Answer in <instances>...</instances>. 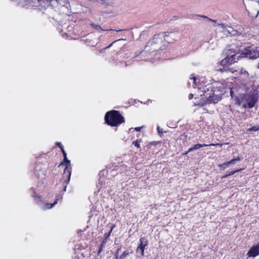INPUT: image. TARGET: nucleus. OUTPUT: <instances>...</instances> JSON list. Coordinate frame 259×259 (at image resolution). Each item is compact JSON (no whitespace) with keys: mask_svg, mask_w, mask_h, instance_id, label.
Instances as JSON below:
<instances>
[{"mask_svg":"<svg viewBox=\"0 0 259 259\" xmlns=\"http://www.w3.org/2000/svg\"><path fill=\"white\" fill-rule=\"evenodd\" d=\"M241 91V90H237V88H232L230 89V96L232 98L235 97L236 94H238L240 96H243V97H240L241 98L240 99L239 98L236 97L238 104L239 105H241L244 101H245L247 103V106L244 104L243 105L244 107L245 108L247 107L249 108H252L257 101V99L255 96L251 94H245V92H244L243 94H239V93Z\"/></svg>","mask_w":259,"mask_h":259,"instance_id":"1","label":"nucleus"},{"mask_svg":"<svg viewBox=\"0 0 259 259\" xmlns=\"http://www.w3.org/2000/svg\"><path fill=\"white\" fill-rule=\"evenodd\" d=\"M106 123L112 126H116L123 123V117L118 111L112 110L108 112L105 116Z\"/></svg>","mask_w":259,"mask_h":259,"instance_id":"2","label":"nucleus"},{"mask_svg":"<svg viewBox=\"0 0 259 259\" xmlns=\"http://www.w3.org/2000/svg\"><path fill=\"white\" fill-rule=\"evenodd\" d=\"M233 49L231 48L229 50V52L227 53V56L223 59L220 62L221 65H222L223 68H220V70L221 71H227V68L229 67L230 65H231L235 62H237L239 60V58L241 57V54L238 53V50H235V51H232Z\"/></svg>","mask_w":259,"mask_h":259,"instance_id":"3","label":"nucleus"},{"mask_svg":"<svg viewBox=\"0 0 259 259\" xmlns=\"http://www.w3.org/2000/svg\"><path fill=\"white\" fill-rule=\"evenodd\" d=\"M229 71L232 73H235V74H237V73L238 72L239 73V78L240 79H241L242 84L243 85V87L242 88L236 87V88H237V90H241V91L239 93V94H243L244 92H246L248 90L247 84L248 82L250 80L249 75L248 72L242 68L239 69L238 70L236 69L234 70L232 68H229Z\"/></svg>","mask_w":259,"mask_h":259,"instance_id":"4","label":"nucleus"},{"mask_svg":"<svg viewBox=\"0 0 259 259\" xmlns=\"http://www.w3.org/2000/svg\"><path fill=\"white\" fill-rule=\"evenodd\" d=\"M172 35V33H170L168 35H165L164 36H161V37H160L159 35H154L153 38L148 42L145 49H146V51L153 50L152 51H154L156 50L159 47V44L161 43L162 37H163L164 40L168 43L172 42V40L169 39L170 36Z\"/></svg>","mask_w":259,"mask_h":259,"instance_id":"5","label":"nucleus"},{"mask_svg":"<svg viewBox=\"0 0 259 259\" xmlns=\"http://www.w3.org/2000/svg\"><path fill=\"white\" fill-rule=\"evenodd\" d=\"M62 152L63 154L64 162H63L61 163V164H63L64 163H66V167L64 170L63 177L64 178L65 177L66 178L67 180H65V182L68 183L69 181H70V178L71 176V166H70V161L68 160L67 158V154H66L65 151L64 150H63L62 151Z\"/></svg>","mask_w":259,"mask_h":259,"instance_id":"6","label":"nucleus"},{"mask_svg":"<svg viewBox=\"0 0 259 259\" xmlns=\"http://www.w3.org/2000/svg\"><path fill=\"white\" fill-rule=\"evenodd\" d=\"M218 25L223 29V31L224 33L226 35H231V36H235L237 35H240L241 33H239L237 30H235L232 27L228 25H225L223 24H218Z\"/></svg>","mask_w":259,"mask_h":259,"instance_id":"7","label":"nucleus"},{"mask_svg":"<svg viewBox=\"0 0 259 259\" xmlns=\"http://www.w3.org/2000/svg\"><path fill=\"white\" fill-rule=\"evenodd\" d=\"M225 87L226 85L222 82H215L213 83L211 86H209L208 88H207V90L208 91L209 89L211 88V91L215 94H217L218 92L223 93Z\"/></svg>","mask_w":259,"mask_h":259,"instance_id":"8","label":"nucleus"},{"mask_svg":"<svg viewBox=\"0 0 259 259\" xmlns=\"http://www.w3.org/2000/svg\"><path fill=\"white\" fill-rule=\"evenodd\" d=\"M148 243V241L146 238L141 237L140 239V244L136 249L137 252H140L141 255H144L145 247L147 246Z\"/></svg>","mask_w":259,"mask_h":259,"instance_id":"9","label":"nucleus"},{"mask_svg":"<svg viewBox=\"0 0 259 259\" xmlns=\"http://www.w3.org/2000/svg\"><path fill=\"white\" fill-rule=\"evenodd\" d=\"M247 254L248 257H255L259 255V242L257 244L253 245L248 250Z\"/></svg>","mask_w":259,"mask_h":259,"instance_id":"10","label":"nucleus"},{"mask_svg":"<svg viewBox=\"0 0 259 259\" xmlns=\"http://www.w3.org/2000/svg\"><path fill=\"white\" fill-rule=\"evenodd\" d=\"M211 145H214V144L207 145V144H195L193 147L190 148L188 149V151L185 154H187L190 152L192 151L193 150L199 149L200 148H202L203 147H206V146H211Z\"/></svg>","mask_w":259,"mask_h":259,"instance_id":"11","label":"nucleus"},{"mask_svg":"<svg viewBox=\"0 0 259 259\" xmlns=\"http://www.w3.org/2000/svg\"><path fill=\"white\" fill-rule=\"evenodd\" d=\"M62 197L58 196L56 197V200L53 203H45L41 206V208L44 209H50L53 207L55 204H57V201L61 199Z\"/></svg>","mask_w":259,"mask_h":259,"instance_id":"12","label":"nucleus"},{"mask_svg":"<svg viewBox=\"0 0 259 259\" xmlns=\"http://www.w3.org/2000/svg\"><path fill=\"white\" fill-rule=\"evenodd\" d=\"M220 95V94H218L213 93L212 96H209L208 99L211 102L214 103H217L221 99Z\"/></svg>","mask_w":259,"mask_h":259,"instance_id":"13","label":"nucleus"},{"mask_svg":"<svg viewBox=\"0 0 259 259\" xmlns=\"http://www.w3.org/2000/svg\"><path fill=\"white\" fill-rule=\"evenodd\" d=\"M102 3L103 4H105L106 5H109V6H114L115 5V2L111 1H106V0H101Z\"/></svg>","mask_w":259,"mask_h":259,"instance_id":"14","label":"nucleus"},{"mask_svg":"<svg viewBox=\"0 0 259 259\" xmlns=\"http://www.w3.org/2000/svg\"><path fill=\"white\" fill-rule=\"evenodd\" d=\"M188 83L189 84H191L192 83V87L195 88V86L196 85V78L193 76L192 77H191L189 79Z\"/></svg>","mask_w":259,"mask_h":259,"instance_id":"15","label":"nucleus"},{"mask_svg":"<svg viewBox=\"0 0 259 259\" xmlns=\"http://www.w3.org/2000/svg\"><path fill=\"white\" fill-rule=\"evenodd\" d=\"M241 160L240 157H238L236 158L233 159L232 160L228 161V163L230 165L235 164L237 161H239Z\"/></svg>","mask_w":259,"mask_h":259,"instance_id":"16","label":"nucleus"},{"mask_svg":"<svg viewBox=\"0 0 259 259\" xmlns=\"http://www.w3.org/2000/svg\"><path fill=\"white\" fill-rule=\"evenodd\" d=\"M114 226H114V225H113V226L111 227V229H110V230L109 232H108V233H105L104 234V238L105 240H107V239H108V237H109V236H110V235L111 233L112 232V230H113V229L114 228Z\"/></svg>","mask_w":259,"mask_h":259,"instance_id":"17","label":"nucleus"},{"mask_svg":"<svg viewBox=\"0 0 259 259\" xmlns=\"http://www.w3.org/2000/svg\"><path fill=\"white\" fill-rule=\"evenodd\" d=\"M91 26L94 27L95 29H97V30H99V29H100V30H105L104 29H103L101 26L99 25H97V24H95L94 23H92L91 24Z\"/></svg>","mask_w":259,"mask_h":259,"instance_id":"18","label":"nucleus"},{"mask_svg":"<svg viewBox=\"0 0 259 259\" xmlns=\"http://www.w3.org/2000/svg\"><path fill=\"white\" fill-rule=\"evenodd\" d=\"M141 140H136L133 141L132 144L137 148H140V142Z\"/></svg>","mask_w":259,"mask_h":259,"instance_id":"19","label":"nucleus"},{"mask_svg":"<svg viewBox=\"0 0 259 259\" xmlns=\"http://www.w3.org/2000/svg\"><path fill=\"white\" fill-rule=\"evenodd\" d=\"M229 166H230V165L228 163V161L224 162L223 164H222L221 165H220V167L223 168V169H225V168H226V167H228Z\"/></svg>","mask_w":259,"mask_h":259,"instance_id":"20","label":"nucleus"},{"mask_svg":"<svg viewBox=\"0 0 259 259\" xmlns=\"http://www.w3.org/2000/svg\"><path fill=\"white\" fill-rule=\"evenodd\" d=\"M241 170H242V169H237L236 170L232 171L230 172L229 174H228L226 176H225L224 177H227L228 176L233 175L235 174L236 172H237L238 171H240Z\"/></svg>","mask_w":259,"mask_h":259,"instance_id":"21","label":"nucleus"},{"mask_svg":"<svg viewBox=\"0 0 259 259\" xmlns=\"http://www.w3.org/2000/svg\"><path fill=\"white\" fill-rule=\"evenodd\" d=\"M129 254V252L127 251H124L122 254L121 255V256H120V258H124L127 255H128Z\"/></svg>","mask_w":259,"mask_h":259,"instance_id":"22","label":"nucleus"},{"mask_svg":"<svg viewBox=\"0 0 259 259\" xmlns=\"http://www.w3.org/2000/svg\"><path fill=\"white\" fill-rule=\"evenodd\" d=\"M259 130V127L256 126H252L248 129L249 131H257Z\"/></svg>","mask_w":259,"mask_h":259,"instance_id":"23","label":"nucleus"},{"mask_svg":"<svg viewBox=\"0 0 259 259\" xmlns=\"http://www.w3.org/2000/svg\"><path fill=\"white\" fill-rule=\"evenodd\" d=\"M56 145H57L61 149L62 151L63 150H64L63 146H62V144L60 142H57L56 143Z\"/></svg>","mask_w":259,"mask_h":259,"instance_id":"24","label":"nucleus"},{"mask_svg":"<svg viewBox=\"0 0 259 259\" xmlns=\"http://www.w3.org/2000/svg\"><path fill=\"white\" fill-rule=\"evenodd\" d=\"M157 129L158 133H163L162 129H160L159 126H157Z\"/></svg>","mask_w":259,"mask_h":259,"instance_id":"25","label":"nucleus"},{"mask_svg":"<svg viewBox=\"0 0 259 259\" xmlns=\"http://www.w3.org/2000/svg\"><path fill=\"white\" fill-rule=\"evenodd\" d=\"M142 127H137L135 130L137 131H140Z\"/></svg>","mask_w":259,"mask_h":259,"instance_id":"26","label":"nucleus"},{"mask_svg":"<svg viewBox=\"0 0 259 259\" xmlns=\"http://www.w3.org/2000/svg\"><path fill=\"white\" fill-rule=\"evenodd\" d=\"M193 97V95L192 94H190L189 95V99L190 100V99H192Z\"/></svg>","mask_w":259,"mask_h":259,"instance_id":"27","label":"nucleus"},{"mask_svg":"<svg viewBox=\"0 0 259 259\" xmlns=\"http://www.w3.org/2000/svg\"><path fill=\"white\" fill-rule=\"evenodd\" d=\"M102 248L103 247H100V248H99V249L98 250V253H100L102 251Z\"/></svg>","mask_w":259,"mask_h":259,"instance_id":"28","label":"nucleus"},{"mask_svg":"<svg viewBox=\"0 0 259 259\" xmlns=\"http://www.w3.org/2000/svg\"><path fill=\"white\" fill-rule=\"evenodd\" d=\"M106 242H107V240H105V239L104 238V239L102 242H103V244H106Z\"/></svg>","mask_w":259,"mask_h":259,"instance_id":"29","label":"nucleus"},{"mask_svg":"<svg viewBox=\"0 0 259 259\" xmlns=\"http://www.w3.org/2000/svg\"><path fill=\"white\" fill-rule=\"evenodd\" d=\"M105 245V244H103V242H102V243L101 244V246L100 247H104Z\"/></svg>","mask_w":259,"mask_h":259,"instance_id":"30","label":"nucleus"},{"mask_svg":"<svg viewBox=\"0 0 259 259\" xmlns=\"http://www.w3.org/2000/svg\"><path fill=\"white\" fill-rule=\"evenodd\" d=\"M209 21H212V22H216V21L215 20H211V19H208Z\"/></svg>","mask_w":259,"mask_h":259,"instance_id":"31","label":"nucleus"},{"mask_svg":"<svg viewBox=\"0 0 259 259\" xmlns=\"http://www.w3.org/2000/svg\"><path fill=\"white\" fill-rule=\"evenodd\" d=\"M116 259H121V258L120 257H119L117 255H116Z\"/></svg>","mask_w":259,"mask_h":259,"instance_id":"32","label":"nucleus"},{"mask_svg":"<svg viewBox=\"0 0 259 259\" xmlns=\"http://www.w3.org/2000/svg\"><path fill=\"white\" fill-rule=\"evenodd\" d=\"M94 44H95V43L94 42V43H93V44H92V43H91V44H89L88 45H91V46H94Z\"/></svg>","mask_w":259,"mask_h":259,"instance_id":"33","label":"nucleus"},{"mask_svg":"<svg viewBox=\"0 0 259 259\" xmlns=\"http://www.w3.org/2000/svg\"><path fill=\"white\" fill-rule=\"evenodd\" d=\"M30 191H31L32 192H33L34 193V191L33 188H31V189H30Z\"/></svg>","mask_w":259,"mask_h":259,"instance_id":"34","label":"nucleus"},{"mask_svg":"<svg viewBox=\"0 0 259 259\" xmlns=\"http://www.w3.org/2000/svg\"><path fill=\"white\" fill-rule=\"evenodd\" d=\"M115 30L117 31V32L121 31V30Z\"/></svg>","mask_w":259,"mask_h":259,"instance_id":"35","label":"nucleus"},{"mask_svg":"<svg viewBox=\"0 0 259 259\" xmlns=\"http://www.w3.org/2000/svg\"><path fill=\"white\" fill-rule=\"evenodd\" d=\"M32 197H34V198H35V197H37V196H35L34 195H32Z\"/></svg>","mask_w":259,"mask_h":259,"instance_id":"36","label":"nucleus"},{"mask_svg":"<svg viewBox=\"0 0 259 259\" xmlns=\"http://www.w3.org/2000/svg\"><path fill=\"white\" fill-rule=\"evenodd\" d=\"M257 68L259 69V63L257 64Z\"/></svg>","mask_w":259,"mask_h":259,"instance_id":"37","label":"nucleus"},{"mask_svg":"<svg viewBox=\"0 0 259 259\" xmlns=\"http://www.w3.org/2000/svg\"><path fill=\"white\" fill-rule=\"evenodd\" d=\"M66 187H65L64 191L66 190Z\"/></svg>","mask_w":259,"mask_h":259,"instance_id":"38","label":"nucleus"}]
</instances>
